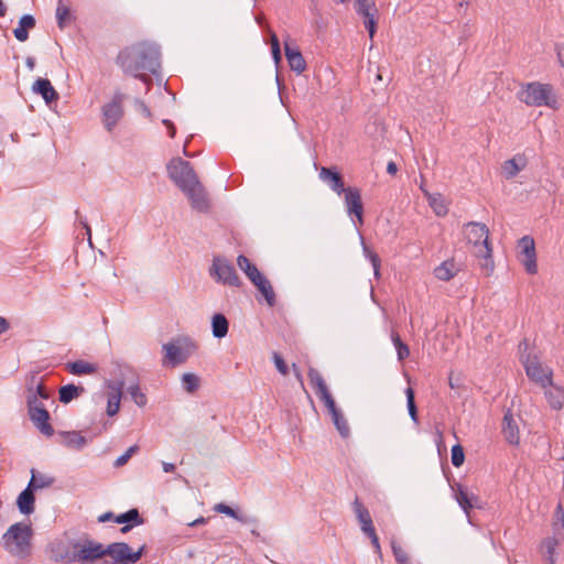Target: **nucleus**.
<instances>
[{
    "mask_svg": "<svg viewBox=\"0 0 564 564\" xmlns=\"http://www.w3.org/2000/svg\"><path fill=\"white\" fill-rule=\"evenodd\" d=\"M464 234L468 243L474 246V254L482 260L480 267L486 271V274H490L495 264L488 227L481 223L470 221L465 225Z\"/></svg>",
    "mask_w": 564,
    "mask_h": 564,
    "instance_id": "obj_2",
    "label": "nucleus"
},
{
    "mask_svg": "<svg viewBox=\"0 0 564 564\" xmlns=\"http://www.w3.org/2000/svg\"><path fill=\"white\" fill-rule=\"evenodd\" d=\"M391 549L397 564H411L409 554L394 540L391 541Z\"/></svg>",
    "mask_w": 564,
    "mask_h": 564,
    "instance_id": "obj_45",
    "label": "nucleus"
},
{
    "mask_svg": "<svg viewBox=\"0 0 564 564\" xmlns=\"http://www.w3.org/2000/svg\"><path fill=\"white\" fill-rule=\"evenodd\" d=\"M371 541L372 546L375 547V551L378 555H381V546L379 543V538L376 533V530L372 529L371 531H368L365 533Z\"/></svg>",
    "mask_w": 564,
    "mask_h": 564,
    "instance_id": "obj_56",
    "label": "nucleus"
},
{
    "mask_svg": "<svg viewBox=\"0 0 564 564\" xmlns=\"http://www.w3.org/2000/svg\"><path fill=\"white\" fill-rule=\"evenodd\" d=\"M167 173L170 178L175 183V185L184 191L194 183L198 182V177L188 161H184L183 159H173L167 164Z\"/></svg>",
    "mask_w": 564,
    "mask_h": 564,
    "instance_id": "obj_6",
    "label": "nucleus"
},
{
    "mask_svg": "<svg viewBox=\"0 0 564 564\" xmlns=\"http://www.w3.org/2000/svg\"><path fill=\"white\" fill-rule=\"evenodd\" d=\"M161 53L156 44L151 42H138L123 47L116 57V64L124 74L132 75L143 82L148 89L152 79L144 72L158 74L161 68Z\"/></svg>",
    "mask_w": 564,
    "mask_h": 564,
    "instance_id": "obj_1",
    "label": "nucleus"
},
{
    "mask_svg": "<svg viewBox=\"0 0 564 564\" xmlns=\"http://www.w3.org/2000/svg\"><path fill=\"white\" fill-rule=\"evenodd\" d=\"M56 20L59 29H64L72 20L69 8L62 0L58 1L56 8Z\"/></svg>",
    "mask_w": 564,
    "mask_h": 564,
    "instance_id": "obj_40",
    "label": "nucleus"
},
{
    "mask_svg": "<svg viewBox=\"0 0 564 564\" xmlns=\"http://www.w3.org/2000/svg\"><path fill=\"white\" fill-rule=\"evenodd\" d=\"M115 522L120 524L134 523L137 525L143 523V518L140 516L138 509H130L115 518Z\"/></svg>",
    "mask_w": 564,
    "mask_h": 564,
    "instance_id": "obj_38",
    "label": "nucleus"
},
{
    "mask_svg": "<svg viewBox=\"0 0 564 564\" xmlns=\"http://www.w3.org/2000/svg\"><path fill=\"white\" fill-rule=\"evenodd\" d=\"M104 556H110L118 564H131L130 546L124 542H115L104 546Z\"/></svg>",
    "mask_w": 564,
    "mask_h": 564,
    "instance_id": "obj_16",
    "label": "nucleus"
},
{
    "mask_svg": "<svg viewBox=\"0 0 564 564\" xmlns=\"http://www.w3.org/2000/svg\"><path fill=\"white\" fill-rule=\"evenodd\" d=\"M502 434L510 445H518L520 442V432L518 424L510 411L506 412L502 420Z\"/></svg>",
    "mask_w": 564,
    "mask_h": 564,
    "instance_id": "obj_18",
    "label": "nucleus"
},
{
    "mask_svg": "<svg viewBox=\"0 0 564 564\" xmlns=\"http://www.w3.org/2000/svg\"><path fill=\"white\" fill-rule=\"evenodd\" d=\"M557 58L561 65L564 67V44L556 45Z\"/></svg>",
    "mask_w": 564,
    "mask_h": 564,
    "instance_id": "obj_62",
    "label": "nucleus"
},
{
    "mask_svg": "<svg viewBox=\"0 0 564 564\" xmlns=\"http://www.w3.org/2000/svg\"><path fill=\"white\" fill-rule=\"evenodd\" d=\"M65 369L74 376L90 375L97 371V366L78 359L65 365Z\"/></svg>",
    "mask_w": 564,
    "mask_h": 564,
    "instance_id": "obj_30",
    "label": "nucleus"
},
{
    "mask_svg": "<svg viewBox=\"0 0 564 564\" xmlns=\"http://www.w3.org/2000/svg\"><path fill=\"white\" fill-rule=\"evenodd\" d=\"M237 264L241 271L245 272L247 278L253 283L263 275L256 264H253L246 256L239 254L237 258Z\"/></svg>",
    "mask_w": 564,
    "mask_h": 564,
    "instance_id": "obj_32",
    "label": "nucleus"
},
{
    "mask_svg": "<svg viewBox=\"0 0 564 564\" xmlns=\"http://www.w3.org/2000/svg\"><path fill=\"white\" fill-rule=\"evenodd\" d=\"M543 389L549 405L553 410H561L564 406V389L560 386L554 384L552 380L551 383Z\"/></svg>",
    "mask_w": 564,
    "mask_h": 564,
    "instance_id": "obj_23",
    "label": "nucleus"
},
{
    "mask_svg": "<svg viewBox=\"0 0 564 564\" xmlns=\"http://www.w3.org/2000/svg\"><path fill=\"white\" fill-rule=\"evenodd\" d=\"M26 405H28V414L33 412L34 408L37 409H45L43 402L40 398H37L34 393H29L26 397Z\"/></svg>",
    "mask_w": 564,
    "mask_h": 564,
    "instance_id": "obj_51",
    "label": "nucleus"
},
{
    "mask_svg": "<svg viewBox=\"0 0 564 564\" xmlns=\"http://www.w3.org/2000/svg\"><path fill=\"white\" fill-rule=\"evenodd\" d=\"M431 206L434 208L436 215L438 216H443V215H446L447 213V208L445 205H443L442 203H437L436 198H433L431 202H430Z\"/></svg>",
    "mask_w": 564,
    "mask_h": 564,
    "instance_id": "obj_59",
    "label": "nucleus"
},
{
    "mask_svg": "<svg viewBox=\"0 0 564 564\" xmlns=\"http://www.w3.org/2000/svg\"><path fill=\"white\" fill-rule=\"evenodd\" d=\"M378 12H369V15H361L364 18V24L367 31L369 32L370 39L373 37L377 30V21L376 15Z\"/></svg>",
    "mask_w": 564,
    "mask_h": 564,
    "instance_id": "obj_49",
    "label": "nucleus"
},
{
    "mask_svg": "<svg viewBox=\"0 0 564 564\" xmlns=\"http://www.w3.org/2000/svg\"><path fill=\"white\" fill-rule=\"evenodd\" d=\"M63 437L62 444L68 448L82 449L86 446L87 440L77 431L59 432Z\"/></svg>",
    "mask_w": 564,
    "mask_h": 564,
    "instance_id": "obj_31",
    "label": "nucleus"
},
{
    "mask_svg": "<svg viewBox=\"0 0 564 564\" xmlns=\"http://www.w3.org/2000/svg\"><path fill=\"white\" fill-rule=\"evenodd\" d=\"M519 248L521 249L519 253L520 262L529 274H535L538 272V264L533 238L530 236H523L519 240Z\"/></svg>",
    "mask_w": 564,
    "mask_h": 564,
    "instance_id": "obj_12",
    "label": "nucleus"
},
{
    "mask_svg": "<svg viewBox=\"0 0 564 564\" xmlns=\"http://www.w3.org/2000/svg\"><path fill=\"white\" fill-rule=\"evenodd\" d=\"M356 12L359 15H369V12H378L375 0H355Z\"/></svg>",
    "mask_w": 564,
    "mask_h": 564,
    "instance_id": "obj_46",
    "label": "nucleus"
},
{
    "mask_svg": "<svg viewBox=\"0 0 564 564\" xmlns=\"http://www.w3.org/2000/svg\"><path fill=\"white\" fill-rule=\"evenodd\" d=\"M32 529L21 522L12 524L3 534L6 550L14 556L29 555L31 547Z\"/></svg>",
    "mask_w": 564,
    "mask_h": 564,
    "instance_id": "obj_4",
    "label": "nucleus"
},
{
    "mask_svg": "<svg viewBox=\"0 0 564 564\" xmlns=\"http://www.w3.org/2000/svg\"><path fill=\"white\" fill-rule=\"evenodd\" d=\"M271 53L274 62L279 63L282 58L280 45H274V47H271Z\"/></svg>",
    "mask_w": 564,
    "mask_h": 564,
    "instance_id": "obj_61",
    "label": "nucleus"
},
{
    "mask_svg": "<svg viewBox=\"0 0 564 564\" xmlns=\"http://www.w3.org/2000/svg\"><path fill=\"white\" fill-rule=\"evenodd\" d=\"M307 375L310 382L315 389V393L317 395L328 390L325 380L318 370H316L315 368H310Z\"/></svg>",
    "mask_w": 564,
    "mask_h": 564,
    "instance_id": "obj_37",
    "label": "nucleus"
},
{
    "mask_svg": "<svg viewBox=\"0 0 564 564\" xmlns=\"http://www.w3.org/2000/svg\"><path fill=\"white\" fill-rule=\"evenodd\" d=\"M529 341L527 339H523L520 344H519V352H520V357L523 355H528V350H529Z\"/></svg>",
    "mask_w": 564,
    "mask_h": 564,
    "instance_id": "obj_63",
    "label": "nucleus"
},
{
    "mask_svg": "<svg viewBox=\"0 0 564 564\" xmlns=\"http://www.w3.org/2000/svg\"><path fill=\"white\" fill-rule=\"evenodd\" d=\"M518 98L530 107L546 106L551 109H557V99L550 84L528 83L518 93Z\"/></svg>",
    "mask_w": 564,
    "mask_h": 564,
    "instance_id": "obj_3",
    "label": "nucleus"
},
{
    "mask_svg": "<svg viewBox=\"0 0 564 564\" xmlns=\"http://www.w3.org/2000/svg\"><path fill=\"white\" fill-rule=\"evenodd\" d=\"M209 274L217 282L229 286H240L241 280L238 276L234 265L225 258L214 257L209 268Z\"/></svg>",
    "mask_w": 564,
    "mask_h": 564,
    "instance_id": "obj_9",
    "label": "nucleus"
},
{
    "mask_svg": "<svg viewBox=\"0 0 564 564\" xmlns=\"http://www.w3.org/2000/svg\"><path fill=\"white\" fill-rule=\"evenodd\" d=\"M345 205L348 215H354L357 219L358 226L364 225V205L361 200L360 191L357 187H347L344 192Z\"/></svg>",
    "mask_w": 564,
    "mask_h": 564,
    "instance_id": "obj_13",
    "label": "nucleus"
},
{
    "mask_svg": "<svg viewBox=\"0 0 564 564\" xmlns=\"http://www.w3.org/2000/svg\"><path fill=\"white\" fill-rule=\"evenodd\" d=\"M29 417L33 425L46 437L54 435V429L50 423V412L46 409L34 408L33 412L29 413Z\"/></svg>",
    "mask_w": 564,
    "mask_h": 564,
    "instance_id": "obj_15",
    "label": "nucleus"
},
{
    "mask_svg": "<svg viewBox=\"0 0 564 564\" xmlns=\"http://www.w3.org/2000/svg\"><path fill=\"white\" fill-rule=\"evenodd\" d=\"M352 510L364 533L375 529L369 510L362 505V502L357 497L352 502Z\"/></svg>",
    "mask_w": 564,
    "mask_h": 564,
    "instance_id": "obj_22",
    "label": "nucleus"
},
{
    "mask_svg": "<svg viewBox=\"0 0 564 564\" xmlns=\"http://www.w3.org/2000/svg\"><path fill=\"white\" fill-rule=\"evenodd\" d=\"M405 395H406V405H408L409 415H410L411 420L415 424H417L419 415H417V406L415 403L414 390L411 387L406 388Z\"/></svg>",
    "mask_w": 564,
    "mask_h": 564,
    "instance_id": "obj_41",
    "label": "nucleus"
},
{
    "mask_svg": "<svg viewBox=\"0 0 564 564\" xmlns=\"http://www.w3.org/2000/svg\"><path fill=\"white\" fill-rule=\"evenodd\" d=\"M139 452V446L138 445H132L130 446L124 454H122L121 456H119L115 463H113V466L115 467H122L123 465H126L129 459L132 457V455H134L135 453Z\"/></svg>",
    "mask_w": 564,
    "mask_h": 564,
    "instance_id": "obj_48",
    "label": "nucleus"
},
{
    "mask_svg": "<svg viewBox=\"0 0 564 564\" xmlns=\"http://www.w3.org/2000/svg\"><path fill=\"white\" fill-rule=\"evenodd\" d=\"M252 284L263 295V297L265 299L267 304L270 307H273L275 305V303H276V299H275V293L273 291V288H272L270 281L264 275H262L260 278V280H257Z\"/></svg>",
    "mask_w": 564,
    "mask_h": 564,
    "instance_id": "obj_33",
    "label": "nucleus"
},
{
    "mask_svg": "<svg viewBox=\"0 0 564 564\" xmlns=\"http://www.w3.org/2000/svg\"><path fill=\"white\" fill-rule=\"evenodd\" d=\"M527 166V159L524 155H516L512 159L505 161L502 164V173L507 180L513 178L520 171Z\"/></svg>",
    "mask_w": 564,
    "mask_h": 564,
    "instance_id": "obj_25",
    "label": "nucleus"
},
{
    "mask_svg": "<svg viewBox=\"0 0 564 564\" xmlns=\"http://www.w3.org/2000/svg\"><path fill=\"white\" fill-rule=\"evenodd\" d=\"M66 555H72V551L65 549L62 545H57L56 547L52 549V558L55 562H61V563H65L66 564V561L62 560V557H64Z\"/></svg>",
    "mask_w": 564,
    "mask_h": 564,
    "instance_id": "obj_52",
    "label": "nucleus"
},
{
    "mask_svg": "<svg viewBox=\"0 0 564 564\" xmlns=\"http://www.w3.org/2000/svg\"><path fill=\"white\" fill-rule=\"evenodd\" d=\"M319 178L327 183L332 191L336 194H343L347 187L344 186V180L339 172L335 167L323 166L319 171Z\"/></svg>",
    "mask_w": 564,
    "mask_h": 564,
    "instance_id": "obj_17",
    "label": "nucleus"
},
{
    "mask_svg": "<svg viewBox=\"0 0 564 564\" xmlns=\"http://www.w3.org/2000/svg\"><path fill=\"white\" fill-rule=\"evenodd\" d=\"M460 271L459 265L453 260H445L434 269V275L440 281H449Z\"/></svg>",
    "mask_w": 564,
    "mask_h": 564,
    "instance_id": "obj_24",
    "label": "nucleus"
},
{
    "mask_svg": "<svg viewBox=\"0 0 564 564\" xmlns=\"http://www.w3.org/2000/svg\"><path fill=\"white\" fill-rule=\"evenodd\" d=\"M332 421L334 425L336 426L338 433L341 437L346 438L350 434V429L348 425V422L340 410L334 411V413L330 414Z\"/></svg>",
    "mask_w": 564,
    "mask_h": 564,
    "instance_id": "obj_36",
    "label": "nucleus"
},
{
    "mask_svg": "<svg viewBox=\"0 0 564 564\" xmlns=\"http://www.w3.org/2000/svg\"><path fill=\"white\" fill-rule=\"evenodd\" d=\"M128 393L138 406H144L147 404V395L141 391L139 383L129 386Z\"/></svg>",
    "mask_w": 564,
    "mask_h": 564,
    "instance_id": "obj_44",
    "label": "nucleus"
},
{
    "mask_svg": "<svg viewBox=\"0 0 564 564\" xmlns=\"http://www.w3.org/2000/svg\"><path fill=\"white\" fill-rule=\"evenodd\" d=\"M34 490L29 486L19 495L17 505L21 513L30 514L34 511Z\"/></svg>",
    "mask_w": 564,
    "mask_h": 564,
    "instance_id": "obj_27",
    "label": "nucleus"
},
{
    "mask_svg": "<svg viewBox=\"0 0 564 564\" xmlns=\"http://www.w3.org/2000/svg\"><path fill=\"white\" fill-rule=\"evenodd\" d=\"M72 549V555L62 557L66 561V564H91L104 557V545L90 539L73 542Z\"/></svg>",
    "mask_w": 564,
    "mask_h": 564,
    "instance_id": "obj_5",
    "label": "nucleus"
},
{
    "mask_svg": "<svg viewBox=\"0 0 564 564\" xmlns=\"http://www.w3.org/2000/svg\"><path fill=\"white\" fill-rule=\"evenodd\" d=\"M361 246H362V251H364L365 257L368 258L372 264L375 276L377 279H379L380 278V264H381V260H380L379 256L365 243V240L362 237H361Z\"/></svg>",
    "mask_w": 564,
    "mask_h": 564,
    "instance_id": "obj_39",
    "label": "nucleus"
},
{
    "mask_svg": "<svg viewBox=\"0 0 564 564\" xmlns=\"http://www.w3.org/2000/svg\"><path fill=\"white\" fill-rule=\"evenodd\" d=\"M117 516H115L112 512H105L102 513L101 516L98 517V522H107V521H110V520H113L115 521V518Z\"/></svg>",
    "mask_w": 564,
    "mask_h": 564,
    "instance_id": "obj_64",
    "label": "nucleus"
},
{
    "mask_svg": "<svg viewBox=\"0 0 564 564\" xmlns=\"http://www.w3.org/2000/svg\"><path fill=\"white\" fill-rule=\"evenodd\" d=\"M196 348V344L188 338H178L176 341L164 344L165 359L163 364H169L172 367L184 364Z\"/></svg>",
    "mask_w": 564,
    "mask_h": 564,
    "instance_id": "obj_7",
    "label": "nucleus"
},
{
    "mask_svg": "<svg viewBox=\"0 0 564 564\" xmlns=\"http://www.w3.org/2000/svg\"><path fill=\"white\" fill-rule=\"evenodd\" d=\"M520 361L525 369L528 378L541 386L546 388L551 383L553 377V370L549 367H543L536 355L528 354L520 357Z\"/></svg>",
    "mask_w": 564,
    "mask_h": 564,
    "instance_id": "obj_8",
    "label": "nucleus"
},
{
    "mask_svg": "<svg viewBox=\"0 0 564 564\" xmlns=\"http://www.w3.org/2000/svg\"><path fill=\"white\" fill-rule=\"evenodd\" d=\"M317 397L321 399V401H323V403L327 408L329 414L334 413V411L339 410L336 405L334 398L332 397V394L328 390L318 394Z\"/></svg>",
    "mask_w": 564,
    "mask_h": 564,
    "instance_id": "obj_50",
    "label": "nucleus"
},
{
    "mask_svg": "<svg viewBox=\"0 0 564 564\" xmlns=\"http://www.w3.org/2000/svg\"><path fill=\"white\" fill-rule=\"evenodd\" d=\"M557 524L558 525L562 524L563 530H564V510H563V507L561 503L557 505L555 512H554V521L552 523V531L555 530V527Z\"/></svg>",
    "mask_w": 564,
    "mask_h": 564,
    "instance_id": "obj_55",
    "label": "nucleus"
},
{
    "mask_svg": "<svg viewBox=\"0 0 564 564\" xmlns=\"http://www.w3.org/2000/svg\"><path fill=\"white\" fill-rule=\"evenodd\" d=\"M272 358L278 371L283 376H286L289 373V368L282 356L278 352H273Z\"/></svg>",
    "mask_w": 564,
    "mask_h": 564,
    "instance_id": "obj_53",
    "label": "nucleus"
},
{
    "mask_svg": "<svg viewBox=\"0 0 564 564\" xmlns=\"http://www.w3.org/2000/svg\"><path fill=\"white\" fill-rule=\"evenodd\" d=\"M54 482H55V478L53 476L42 474L35 469H32L31 470V479H30L28 486L35 491L39 489L48 488Z\"/></svg>",
    "mask_w": 564,
    "mask_h": 564,
    "instance_id": "obj_29",
    "label": "nucleus"
},
{
    "mask_svg": "<svg viewBox=\"0 0 564 564\" xmlns=\"http://www.w3.org/2000/svg\"><path fill=\"white\" fill-rule=\"evenodd\" d=\"M391 339H392L393 345H394V347L397 349L398 359L400 361H403L410 355L409 346L401 340L399 334L395 333V332H392Z\"/></svg>",
    "mask_w": 564,
    "mask_h": 564,
    "instance_id": "obj_42",
    "label": "nucleus"
},
{
    "mask_svg": "<svg viewBox=\"0 0 564 564\" xmlns=\"http://www.w3.org/2000/svg\"><path fill=\"white\" fill-rule=\"evenodd\" d=\"M182 192L188 197L194 209L199 213H205L208 210L209 202L205 188L199 181Z\"/></svg>",
    "mask_w": 564,
    "mask_h": 564,
    "instance_id": "obj_14",
    "label": "nucleus"
},
{
    "mask_svg": "<svg viewBox=\"0 0 564 564\" xmlns=\"http://www.w3.org/2000/svg\"><path fill=\"white\" fill-rule=\"evenodd\" d=\"M237 521L243 523V524H252V525H257L258 524V519L256 517H250V516H247V514H241L238 512V518H235Z\"/></svg>",
    "mask_w": 564,
    "mask_h": 564,
    "instance_id": "obj_60",
    "label": "nucleus"
},
{
    "mask_svg": "<svg viewBox=\"0 0 564 564\" xmlns=\"http://www.w3.org/2000/svg\"><path fill=\"white\" fill-rule=\"evenodd\" d=\"M182 383L186 392L194 393L199 388V378L187 372L182 376Z\"/></svg>",
    "mask_w": 564,
    "mask_h": 564,
    "instance_id": "obj_43",
    "label": "nucleus"
},
{
    "mask_svg": "<svg viewBox=\"0 0 564 564\" xmlns=\"http://www.w3.org/2000/svg\"><path fill=\"white\" fill-rule=\"evenodd\" d=\"M85 392L86 389L83 386H75L74 383H68L59 388L58 400L61 403L68 404L74 399H77Z\"/></svg>",
    "mask_w": 564,
    "mask_h": 564,
    "instance_id": "obj_26",
    "label": "nucleus"
},
{
    "mask_svg": "<svg viewBox=\"0 0 564 564\" xmlns=\"http://www.w3.org/2000/svg\"><path fill=\"white\" fill-rule=\"evenodd\" d=\"M29 393H34L37 395V398H40L42 400L50 399V392L47 391V389L45 388V386L43 383H39L35 388V391H32V389L30 388Z\"/></svg>",
    "mask_w": 564,
    "mask_h": 564,
    "instance_id": "obj_57",
    "label": "nucleus"
},
{
    "mask_svg": "<svg viewBox=\"0 0 564 564\" xmlns=\"http://www.w3.org/2000/svg\"><path fill=\"white\" fill-rule=\"evenodd\" d=\"M32 90L33 93L41 95L46 104L56 101L59 98L58 93L46 78L36 79L32 86Z\"/></svg>",
    "mask_w": 564,
    "mask_h": 564,
    "instance_id": "obj_20",
    "label": "nucleus"
},
{
    "mask_svg": "<svg viewBox=\"0 0 564 564\" xmlns=\"http://www.w3.org/2000/svg\"><path fill=\"white\" fill-rule=\"evenodd\" d=\"M456 500L466 513L477 506V497L469 494L464 487L459 486L456 492Z\"/></svg>",
    "mask_w": 564,
    "mask_h": 564,
    "instance_id": "obj_35",
    "label": "nucleus"
},
{
    "mask_svg": "<svg viewBox=\"0 0 564 564\" xmlns=\"http://www.w3.org/2000/svg\"><path fill=\"white\" fill-rule=\"evenodd\" d=\"M214 510L219 512V513H223V514H226L228 517H231V518H238V511H236L235 509H232L231 507L225 505V503H217L215 507H214Z\"/></svg>",
    "mask_w": 564,
    "mask_h": 564,
    "instance_id": "obj_54",
    "label": "nucleus"
},
{
    "mask_svg": "<svg viewBox=\"0 0 564 564\" xmlns=\"http://www.w3.org/2000/svg\"><path fill=\"white\" fill-rule=\"evenodd\" d=\"M124 95L120 91L115 93L112 100L102 107L104 124L108 131H111L123 115L122 101Z\"/></svg>",
    "mask_w": 564,
    "mask_h": 564,
    "instance_id": "obj_11",
    "label": "nucleus"
},
{
    "mask_svg": "<svg viewBox=\"0 0 564 564\" xmlns=\"http://www.w3.org/2000/svg\"><path fill=\"white\" fill-rule=\"evenodd\" d=\"M147 546L143 544L139 547L138 551H132L130 547V563L134 564L137 563L145 553Z\"/></svg>",
    "mask_w": 564,
    "mask_h": 564,
    "instance_id": "obj_58",
    "label": "nucleus"
},
{
    "mask_svg": "<svg viewBox=\"0 0 564 564\" xmlns=\"http://www.w3.org/2000/svg\"><path fill=\"white\" fill-rule=\"evenodd\" d=\"M213 335L216 338H224L228 334L229 322L221 313H216L212 318Z\"/></svg>",
    "mask_w": 564,
    "mask_h": 564,
    "instance_id": "obj_34",
    "label": "nucleus"
},
{
    "mask_svg": "<svg viewBox=\"0 0 564 564\" xmlns=\"http://www.w3.org/2000/svg\"><path fill=\"white\" fill-rule=\"evenodd\" d=\"M284 53L292 70L297 74H302L306 69V62L297 47H292L288 42H285Z\"/></svg>",
    "mask_w": 564,
    "mask_h": 564,
    "instance_id": "obj_19",
    "label": "nucleus"
},
{
    "mask_svg": "<svg viewBox=\"0 0 564 564\" xmlns=\"http://www.w3.org/2000/svg\"><path fill=\"white\" fill-rule=\"evenodd\" d=\"M451 459H452V464L455 467H460L464 464L465 454H464V448L462 445L456 444L452 447Z\"/></svg>",
    "mask_w": 564,
    "mask_h": 564,
    "instance_id": "obj_47",
    "label": "nucleus"
},
{
    "mask_svg": "<svg viewBox=\"0 0 564 564\" xmlns=\"http://www.w3.org/2000/svg\"><path fill=\"white\" fill-rule=\"evenodd\" d=\"M564 542V530L562 524L556 525L552 535L542 540L539 552L546 561V564H556L555 550Z\"/></svg>",
    "mask_w": 564,
    "mask_h": 564,
    "instance_id": "obj_10",
    "label": "nucleus"
},
{
    "mask_svg": "<svg viewBox=\"0 0 564 564\" xmlns=\"http://www.w3.org/2000/svg\"><path fill=\"white\" fill-rule=\"evenodd\" d=\"M35 19L31 14H24L19 21V25L13 30L15 39L20 42H25L29 39L28 30L35 26Z\"/></svg>",
    "mask_w": 564,
    "mask_h": 564,
    "instance_id": "obj_28",
    "label": "nucleus"
},
{
    "mask_svg": "<svg viewBox=\"0 0 564 564\" xmlns=\"http://www.w3.org/2000/svg\"><path fill=\"white\" fill-rule=\"evenodd\" d=\"M123 387H124L123 381L110 382L108 384V388H110L112 390V392L108 397V402H107V414L109 416H113L119 412L120 400H121Z\"/></svg>",
    "mask_w": 564,
    "mask_h": 564,
    "instance_id": "obj_21",
    "label": "nucleus"
}]
</instances>
